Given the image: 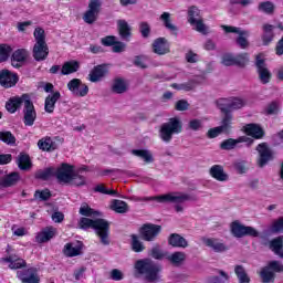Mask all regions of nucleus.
<instances>
[{"mask_svg": "<svg viewBox=\"0 0 283 283\" xmlns=\"http://www.w3.org/2000/svg\"><path fill=\"white\" fill-rule=\"evenodd\" d=\"M80 229H94L96 235L99 238V242L104 244V247H108L109 244V222L105 219H88L82 218L80 220Z\"/></svg>", "mask_w": 283, "mask_h": 283, "instance_id": "1", "label": "nucleus"}, {"mask_svg": "<svg viewBox=\"0 0 283 283\" xmlns=\"http://www.w3.org/2000/svg\"><path fill=\"white\" fill-rule=\"evenodd\" d=\"M135 271L143 275L146 282H158L160 280V265L150 259H142L135 262Z\"/></svg>", "mask_w": 283, "mask_h": 283, "instance_id": "2", "label": "nucleus"}, {"mask_svg": "<svg viewBox=\"0 0 283 283\" xmlns=\"http://www.w3.org/2000/svg\"><path fill=\"white\" fill-rule=\"evenodd\" d=\"M140 200H156L157 202H171L175 205V211L177 213H182L185 211V206L182 203L189 202L191 200V195L187 192H169L166 195H160L157 197H148Z\"/></svg>", "mask_w": 283, "mask_h": 283, "instance_id": "3", "label": "nucleus"}, {"mask_svg": "<svg viewBox=\"0 0 283 283\" xmlns=\"http://www.w3.org/2000/svg\"><path fill=\"white\" fill-rule=\"evenodd\" d=\"M182 134V120L180 117H171L168 122L161 124L159 128V138L163 143H171L174 136Z\"/></svg>", "mask_w": 283, "mask_h": 283, "instance_id": "4", "label": "nucleus"}, {"mask_svg": "<svg viewBox=\"0 0 283 283\" xmlns=\"http://www.w3.org/2000/svg\"><path fill=\"white\" fill-rule=\"evenodd\" d=\"M247 105V102L242 97H229V98H219L217 101V107H219L223 114H231L238 109H242Z\"/></svg>", "mask_w": 283, "mask_h": 283, "instance_id": "5", "label": "nucleus"}, {"mask_svg": "<svg viewBox=\"0 0 283 283\" xmlns=\"http://www.w3.org/2000/svg\"><path fill=\"white\" fill-rule=\"evenodd\" d=\"M188 23L200 34H209V28L205 25L202 15H200V9L197 7H190L188 9Z\"/></svg>", "mask_w": 283, "mask_h": 283, "instance_id": "6", "label": "nucleus"}, {"mask_svg": "<svg viewBox=\"0 0 283 283\" xmlns=\"http://www.w3.org/2000/svg\"><path fill=\"white\" fill-rule=\"evenodd\" d=\"M221 28L227 34H238L237 45H239L241 50H247V48H249V31L231 25H221Z\"/></svg>", "mask_w": 283, "mask_h": 283, "instance_id": "7", "label": "nucleus"}, {"mask_svg": "<svg viewBox=\"0 0 283 283\" xmlns=\"http://www.w3.org/2000/svg\"><path fill=\"white\" fill-rule=\"evenodd\" d=\"M24 106L22 109L23 123L25 127H32L36 122V108H34V103L30 96L24 97Z\"/></svg>", "mask_w": 283, "mask_h": 283, "instance_id": "8", "label": "nucleus"}, {"mask_svg": "<svg viewBox=\"0 0 283 283\" xmlns=\"http://www.w3.org/2000/svg\"><path fill=\"white\" fill-rule=\"evenodd\" d=\"M54 178L59 185H70L72 182V165L63 163L60 167L54 168Z\"/></svg>", "mask_w": 283, "mask_h": 283, "instance_id": "9", "label": "nucleus"}, {"mask_svg": "<svg viewBox=\"0 0 283 283\" xmlns=\"http://www.w3.org/2000/svg\"><path fill=\"white\" fill-rule=\"evenodd\" d=\"M103 6V0H91L88 3V10L84 13V21L90 25L98 19L101 13V7Z\"/></svg>", "mask_w": 283, "mask_h": 283, "instance_id": "10", "label": "nucleus"}, {"mask_svg": "<svg viewBox=\"0 0 283 283\" xmlns=\"http://www.w3.org/2000/svg\"><path fill=\"white\" fill-rule=\"evenodd\" d=\"M161 229L163 228L160 226L151 223L144 224L139 230V235L145 240V242H154V240H156L160 234Z\"/></svg>", "mask_w": 283, "mask_h": 283, "instance_id": "11", "label": "nucleus"}, {"mask_svg": "<svg viewBox=\"0 0 283 283\" xmlns=\"http://www.w3.org/2000/svg\"><path fill=\"white\" fill-rule=\"evenodd\" d=\"M19 83V75L17 73H12L10 70L4 69L0 71V85L6 90H10V87H14Z\"/></svg>", "mask_w": 283, "mask_h": 283, "instance_id": "12", "label": "nucleus"}, {"mask_svg": "<svg viewBox=\"0 0 283 283\" xmlns=\"http://www.w3.org/2000/svg\"><path fill=\"white\" fill-rule=\"evenodd\" d=\"M256 151H259L258 166L266 167L270 160L273 159V150L269 148V145L262 143L258 145Z\"/></svg>", "mask_w": 283, "mask_h": 283, "instance_id": "13", "label": "nucleus"}, {"mask_svg": "<svg viewBox=\"0 0 283 283\" xmlns=\"http://www.w3.org/2000/svg\"><path fill=\"white\" fill-rule=\"evenodd\" d=\"M256 69H258V74L261 83L263 85H266V83L271 82V71L266 69V64L264 63V59H262V55L256 56V62H255Z\"/></svg>", "mask_w": 283, "mask_h": 283, "instance_id": "14", "label": "nucleus"}, {"mask_svg": "<svg viewBox=\"0 0 283 283\" xmlns=\"http://www.w3.org/2000/svg\"><path fill=\"white\" fill-rule=\"evenodd\" d=\"M17 277L22 283H39L41 279L36 275V268H29L17 272Z\"/></svg>", "mask_w": 283, "mask_h": 283, "instance_id": "15", "label": "nucleus"}, {"mask_svg": "<svg viewBox=\"0 0 283 283\" xmlns=\"http://www.w3.org/2000/svg\"><path fill=\"white\" fill-rule=\"evenodd\" d=\"M201 240L203 244L214 251V253H224V251H229V247L220 239L202 238Z\"/></svg>", "mask_w": 283, "mask_h": 283, "instance_id": "16", "label": "nucleus"}, {"mask_svg": "<svg viewBox=\"0 0 283 283\" xmlns=\"http://www.w3.org/2000/svg\"><path fill=\"white\" fill-rule=\"evenodd\" d=\"M28 56L30 53L25 49H18L11 55V65L19 70V67H23L25 61H28Z\"/></svg>", "mask_w": 283, "mask_h": 283, "instance_id": "17", "label": "nucleus"}, {"mask_svg": "<svg viewBox=\"0 0 283 283\" xmlns=\"http://www.w3.org/2000/svg\"><path fill=\"white\" fill-rule=\"evenodd\" d=\"M72 94L77 96V98H83L90 94V86L83 83L80 78L72 80Z\"/></svg>", "mask_w": 283, "mask_h": 283, "instance_id": "18", "label": "nucleus"}, {"mask_svg": "<svg viewBox=\"0 0 283 283\" xmlns=\"http://www.w3.org/2000/svg\"><path fill=\"white\" fill-rule=\"evenodd\" d=\"M25 96H30L29 94H22L21 96H14L9 98L6 103V109L9 114H15L17 109H21L22 105H25Z\"/></svg>", "mask_w": 283, "mask_h": 283, "instance_id": "19", "label": "nucleus"}, {"mask_svg": "<svg viewBox=\"0 0 283 283\" xmlns=\"http://www.w3.org/2000/svg\"><path fill=\"white\" fill-rule=\"evenodd\" d=\"M240 143H247V146L251 147V145H253V139H251L247 136L239 137L238 139L230 138V139L223 140L221 143L220 147H221V149H224L226 151H229L231 149H235V147Z\"/></svg>", "mask_w": 283, "mask_h": 283, "instance_id": "20", "label": "nucleus"}, {"mask_svg": "<svg viewBox=\"0 0 283 283\" xmlns=\"http://www.w3.org/2000/svg\"><path fill=\"white\" fill-rule=\"evenodd\" d=\"M107 65L105 64L94 66L88 74V81H91V83H98L102 78L107 76Z\"/></svg>", "mask_w": 283, "mask_h": 283, "instance_id": "21", "label": "nucleus"}, {"mask_svg": "<svg viewBox=\"0 0 283 283\" xmlns=\"http://www.w3.org/2000/svg\"><path fill=\"white\" fill-rule=\"evenodd\" d=\"M50 54V48L48 43H35L33 46V59L35 61H45Z\"/></svg>", "mask_w": 283, "mask_h": 283, "instance_id": "22", "label": "nucleus"}, {"mask_svg": "<svg viewBox=\"0 0 283 283\" xmlns=\"http://www.w3.org/2000/svg\"><path fill=\"white\" fill-rule=\"evenodd\" d=\"M209 174L211 178H214V180H218V182H227L229 180V175L224 171V167L222 165H213Z\"/></svg>", "mask_w": 283, "mask_h": 283, "instance_id": "23", "label": "nucleus"}, {"mask_svg": "<svg viewBox=\"0 0 283 283\" xmlns=\"http://www.w3.org/2000/svg\"><path fill=\"white\" fill-rule=\"evenodd\" d=\"M86 167H82L78 170L74 169V166L72 167V185L73 187H83L87 185V179H85V176L83 175V171H86Z\"/></svg>", "mask_w": 283, "mask_h": 283, "instance_id": "24", "label": "nucleus"}, {"mask_svg": "<svg viewBox=\"0 0 283 283\" xmlns=\"http://www.w3.org/2000/svg\"><path fill=\"white\" fill-rule=\"evenodd\" d=\"M153 50L155 54L159 55L169 53V41L165 38H158L153 43Z\"/></svg>", "mask_w": 283, "mask_h": 283, "instance_id": "25", "label": "nucleus"}, {"mask_svg": "<svg viewBox=\"0 0 283 283\" xmlns=\"http://www.w3.org/2000/svg\"><path fill=\"white\" fill-rule=\"evenodd\" d=\"M54 235H56V229L52 227L45 228L36 234L35 242H38L39 244H44V242H50V240H52Z\"/></svg>", "mask_w": 283, "mask_h": 283, "instance_id": "26", "label": "nucleus"}, {"mask_svg": "<svg viewBox=\"0 0 283 283\" xmlns=\"http://www.w3.org/2000/svg\"><path fill=\"white\" fill-rule=\"evenodd\" d=\"M2 262L9 263V269L17 270V269H25L28 266V263L25 260L12 254L8 258L2 259Z\"/></svg>", "mask_w": 283, "mask_h": 283, "instance_id": "27", "label": "nucleus"}, {"mask_svg": "<svg viewBox=\"0 0 283 283\" xmlns=\"http://www.w3.org/2000/svg\"><path fill=\"white\" fill-rule=\"evenodd\" d=\"M168 244L177 249H187V247H189V242L187 241V239L178 233L170 234L168 239Z\"/></svg>", "mask_w": 283, "mask_h": 283, "instance_id": "28", "label": "nucleus"}, {"mask_svg": "<svg viewBox=\"0 0 283 283\" xmlns=\"http://www.w3.org/2000/svg\"><path fill=\"white\" fill-rule=\"evenodd\" d=\"M241 57H243V61L235 60V56H233L232 54L226 53L221 57V63H222V65H226L227 67H229L231 65H240L242 67L247 63V56L241 55Z\"/></svg>", "mask_w": 283, "mask_h": 283, "instance_id": "29", "label": "nucleus"}, {"mask_svg": "<svg viewBox=\"0 0 283 283\" xmlns=\"http://www.w3.org/2000/svg\"><path fill=\"white\" fill-rule=\"evenodd\" d=\"M244 132L248 136H252V138L260 139L264 136V130L258 124H248L244 126Z\"/></svg>", "mask_w": 283, "mask_h": 283, "instance_id": "30", "label": "nucleus"}, {"mask_svg": "<svg viewBox=\"0 0 283 283\" xmlns=\"http://www.w3.org/2000/svg\"><path fill=\"white\" fill-rule=\"evenodd\" d=\"M59 98H61L60 92H55L45 98L44 109L48 114H52L54 112V107H55L56 101H59Z\"/></svg>", "mask_w": 283, "mask_h": 283, "instance_id": "31", "label": "nucleus"}, {"mask_svg": "<svg viewBox=\"0 0 283 283\" xmlns=\"http://www.w3.org/2000/svg\"><path fill=\"white\" fill-rule=\"evenodd\" d=\"M38 147L42 151H54V149H59V145L52 140L50 137L42 138L38 142Z\"/></svg>", "mask_w": 283, "mask_h": 283, "instance_id": "32", "label": "nucleus"}, {"mask_svg": "<svg viewBox=\"0 0 283 283\" xmlns=\"http://www.w3.org/2000/svg\"><path fill=\"white\" fill-rule=\"evenodd\" d=\"M17 165L21 171H29V169H32V160H30V155L21 153L18 156Z\"/></svg>", "mask_w": 283, "mask_h": 283, "instance_id": "33", "label": "nucleus"}, {"mask_svg": "<svg viewBox=\"0 0 283 283\" xmlns=\"http://www.w3.org/2000/svg\"><path fill=\"white\" fill-rule=\"evenodd\" d=\"M198 85H200L199 80L192 78L182 84H171V87H174V90H182L184 92H191V90H196Z\"/></svg>", "mask_w": 283, "mask_h": 283, "instance_id": "34", "label": "nucleus"}, {"mask_svg": "<svg viewBox=\"0 0 283 283\" xmlns=\"http://www.w3.org/2000/svg\"><path fill=\"white\" fill-rule=\"evenodd\" d=\"M270 249L275 253V255H279L283 259V235L273 239L270 242Z\"/></svg>", "mask_w": 283, "mask_h": 283, "instance_id": "35", "label": "nucleus"}, {"mask_svg": "<svg viewBox=\"0 0 283 283\" xmlns=\"http://www.w3.org/2000/svg\"><path fill=\"white\" fill-rule=\"evenodd\" d=\"M127 87H128L127 81H125L120 77H117L113 82L112 91L115 94H125V92H127Z\"/></svg>", "mask_w": 283, "mask_h": 283, "instance_id": "36", "label": "nucleus"}, {"mask_svg": "<svg viewBox=\"0 0 283 283\" xmlns=\"http://www.w3.org/2000/svg\"><path fill=\"white\" fill-rule=\"evenodd\" d=\"M168 262L175 264V266H180L187 260V254L185 252H174L172 254H168Z\"/></svg>", "mask_w": 283, "mask_h": 283, "instance_id": "37", "label": "nucleus"}, {"mask_svg": "<svg viewBox=\"0 0 283 283\" xmlns=\"http://www.w3.org/2000/svg\"><path fill=\"white\" fill-rule=\"evenodd\" d=\"M159 20L164 23V27L166 30H169L170 32H178V27H176L174 23H171V13L164 12Z\"/></svg>", "mask_w": 283, "mask_h": 283, "instance_id": "38", "label": "nucleus"}, {"mask_svg": "<svg viewBox=\"0 0 283 283\" xmlns=\"http://www.w3.org/2000/svg\"><path fill=\"white\" fill-rule=\"evenodd\" d=\"M117 25H118V30L122 39L127 41L129 36H132V32H130L132 29L129 28V24L125 20H118Z\"/></svg>", "mask_w": 283, "mask_h": 283, "instance_id": "39", "label": "nucleus"}, {"mask_svg": "<svg viewBox=\"0 0 283 283\" xmlns=\"http://www.w3.org/2000/svg\"><path fill=\"white\" fill-rule=\"evenodd\" d=\"M234 273L238 277L239 283H251V277L247 274V270L242 265L234 266Z\"/></svg>", "mask_w": 283, "mask_h": 283, "instance_id": "40", "label": "nucleus"}, {"mask_svg": "<svg viewBox=\"0 0 283 283\" xmlns=\"http://www.w3.org/2000/svg\"><path fill=\"white\" fill-rule=\"evenodd\" d=\"M231 232L234 238H244L247 233V226H242L240 222L234 221L231 224Z\"/></svg>", "mask_w": 283, "mask_h": 283, "instance_id": "41", "label": "nucleus"}, {"mask_svg": "<svg viewBox=\"0 0 283 283\" xmlns=\"http://www.w3.org/2000/svg\"><path fill=\"white\" fill-rule=\"evenodd\" d=\"M132 154L133 156H137V158H142L144 163H154V156L149 150L134 149Z\"/></svg>", "mask_w": 283, "mask_h": 283, "instance_id": "42", "label": "nucleus"}, {"mask_svg": "<svg viewBox=\"0 0 283 283\" xmlns=\"http://www.w3.org/2000/svg\"><path fill=\"white\" fill-rule=\"evenodd\" d=\"M261 280L263 283H274L275 282V272H272L269 268H263L261 270Z\"/></svg>", "mask_w": 283, "mask_h": 283, "instance_id": "43", "label": "nucleus"}, {"mask_svg": "<svg viewBox=\"0 0 283 283\" xmlns=\"http://www.w3.org/2000/svg\"><path fill=\"white\" fill-rule=\"evenodd\" d=\"M258 10L263 12V14H273L275 12V4L271 1L260 2Z\"/></svg>", "mask_w": 283, "mask_h": 283, "instance_id": "44", "label": "nucleus"}, {"mask_svg": "<svg viewBox=\"0 0 283 283\" xmlns=\"http://www.w3.org/2000/svg\"><path fill=\"white\" fill-rule=\"evenodd\" d=\"M111 208L113 211H116V213H127V202L123 200L115 199L113 200Z\"/></svg>", "mask_w": 283, "mask_h": 283, "instance_id": "45", "label": "nucleus"}, {"mask_svg": "<svg viewBox=\"0 0 283 283\" xmlns=\"http://www.w3.org/2000/svg\"><path fill=\"white\" fill-rule=\"evenodd\" d=\"M81 216H86L90 218H98L101 217V212L95 211L94 209L90 208L87 203H83L80 208Z\"/></svg>", "mask_w": 283, "mask_h": 283, "instance_id": "46", "label": "nucleus"}, {"mask_svg": "<svg viewBox=\"0 0 283 283\" xmlns=\"http://www.w3.org/2000/svg\"><path fill=\"white\" fill-rule=\"evenodd\" d=\"M132 249L135 253H143L145 251V244L140 241V238L136 234L132 235Z\"/></svg>", "mask_w": 283, "mask_h": 283, "instance_id": "47", "label": "nucleus"}, {"mask_svg": "<svg viewBox=\"0 0 283 283\" xmlns=\"http://www.w3.org/2000/svg\"><path fill=\"white\" fill-rule=\"evenodd\" d=\"M150 255L154 258V260H167L168 252H165L160 249V245H154L150 250Z\"/></svg>", "mask_w": 283, "mask_h": 283, "instance_id": "48", "label": "nucleus"}, {"mask_svg": "<svg viewBox=\"0 0 283 283\" xmlns=\"http://www.w3.org/2000/svg\"><path fill=\"white\" fill-rule=\"evenodd\" d=\"M54 178V167H49L44 170H40L36 172L35 178L39 180H50V178Z\"/></svg>", "mask_w": 283, "mask_h": 283, "instance_id": "49", "label": "nucleus"}, {"mask_svg": "<svg viewBox=\"0 0 283 283\" xmlns=\"http://www.w3.org/2000/svg\"><path fill=\"white\" fill-rule=\"evenodd\" d=\"M0 140H2V143H6V145L17 144V137H14V135H12L10 130L0 132Z\"/></svg>", "mask_w": 283, "mask_h": 283, "instance_id": "50", "label": "nucleus"}, {"mask_svg": "<svg viewBox=\"0 0 283 283\" xmlns=\"http://www.w3.org/2000/svg\"><path fill=\"white\" fill-rule=\"evenodd\" d=\"M19 172H11L2 181H4V187H14L19 182Z\"/></svg>", "mask_w": 283, "mask_h": 283, "instance_id": "51", "label": "nucleus"}, {"mask_svg": "<svg viewBox=\"0 0 283 283\" xmlns=\"http://www.w3.org/2000/svg\"><path fill=\"white\" fill-rule=\"evenodd\" d=\"M10 52L12 48L8 44H0V63H4L10 57Z\"/></svg>", "mask_w": 283, "mask_h": 283, "instance_id": "52", "label": "nucleus"}, {"mask_svg": "<svg viewBox=\"0 0 283 283\" xmlns=\"http://www.w3.org/2000/svg\"><path fill=\"white\" fill-rule=\"evenodd\" d=\"M229 282V274L224 271H219V276H211L208 279V283H226Z\"/></svg>", "mask_w": 283, "mask_h": 283, "instance_id": "53", "label": "nucleus"}, {"mask_svg": "<svg viewBox=\"0 0 283 283\" xmlns=\"http://www.w3.org/2000/svg\"><path fill=\"white\" fill-rule=\"evenodd\" d=\"M283 231V217L274 220L270 226V233H282Z\"/></svg>", "mask_w": 283, "mask_h": 283, "instance_id": "54", "label": "nucleus"}, {"mask_svg": "<svg viewBox=\"0 0 283 283\" xmlns=\"http://www.w3.org/2000/svg\"><path fill=\"white\" fill-rule=\"evenodd\" d=\"M108 277L109 280H113V282H122V280H125V273L122 270L113 269L111 270Z\"/></svg>", "mask_w": 283, "mask_h": 283, "instance_id": "55", "label": "nucleus"}, {"mask_svg": "<svg viewBox=\"0 0 283 283\" xmlns=\"http://www.w3.org/2000/svg\"><path fill=\"white\" fill-rule=\"evenodd\" d=\"M33 36L35 39V43H46L45 42V30L43 28L38 27L33 32Z\"/></svg>", "mask_w": 283, "mask_h": 283, "instance_id": "56", "label": "nucleus"}, {"mask_svg": "<svg viewBox=\"0 0 283 283\" xmlns=\"http://www.w3.org/2000/svg\"><path fill=\"white\" fill-rule=\"evenodd\" d=\"M76 255H83V242L78 240L72 242V258Z\"/></svg>", "mask_w": 283, "mask_h": 283, "instance_id": "57", "label": "nucleus"}, {"mask_svg": "<svg viewBox=\"0 0 283 283\" xmlns=\"http://www.w3.org/2000/svg\"><path fill=\"white\" fill-rule=\"evenodd\" d=\"M35 200H42L43 202L48 201L49 198H52V192L50 190H36L34 192Z\"/></svg>", "mask_w": 283, "mask_h": 283, "instance_id": "58", "label": "nucleus"}, {"mask_svg": "<svg viewBox=\"0 0 283 283\" xmlns=\"http://www.w3.org/2000/svg\"><path fill=\"white\" fill-rule=\"evenodd\" d=\"M202 119L193 118L190 119L188 123V129H191V132H200L202 129Z\"/></svg>", "mask_w": 283, "mask_h": 283, "instance_id": "59", "label": "nucleus"}, {"mask_svg": "<svg viewBox=\"0 0 283 283\" xmlns=\"http://www.w3.org/2000/svg\"><path fill=\"white\" fill-rule=\"evenodd\" d=\"M94 191L97 193H104L105 196H118L116 190H107V188L103 185L99 184L94 188Z\"/></svg>", "mask_w": 283, "mask_h": 283, "instance_id": "60", "label": "nucleus"}, {"mask_svg": "<svg viewBox=\"0 0 283 283\" xmlns=\"http://www.w3.org/2000/svg\"><path fill=\"white\" fill-rule=\"evenodd\" d=\"M234 169L238 171V174H247V171H249L245 160H237L234 163Z\"/></svg>", "mask_w": 283, "mask_h": 283, "instance_id": "61", "label": "nucleus"}, {"mask_svg": "<svg viewBox=\"0 0 283 283\" xmlns=\"http://www.w3.org/2000/svg\"><path fill=\"white\" fill-rule=\"evenodd\" d=\"M232 120H233V116L231 114H229V113H226V116H224V118L222 120V124L219 127H221V129L223 132H228L229 127H231V122Z\"/></svg>", "mask_w": 283, "mask_h": 283, "instance_id": "62", "label": "nucleus"}, {"mask_svg": "<svg viewBox=\"0 0 283 283\" xmlns=\"http://www.w3.org/2000/svg\"><path fill=\"white\" fill-rule=\"evenodd\" d=\"M268 269L274 273H282L283 265L280 261H272L268 264Z\"/></svg>", "mask_w": 283, "mask_h": 283, "instance_id": "63", "label": "nucleus"}, {"mask_svg": "<svg viewBox=\"0 0 283 283\" xmlns=\"http://www.w3.org/2000/svg\"><path fill=\"white\" fill-rule=\"evenodd\" d=\"M139 30L142 32V36H144V39H147V36H149L151 32V27L147 22H140Z\"/></svg>", "mask_w": 283, "mask_h": 283, "instance_id": "64", "label": "nucleus"}]
</instances>
